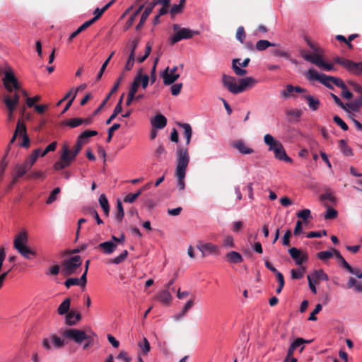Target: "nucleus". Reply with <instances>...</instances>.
Masks as SVG:
<instances>
[{
  "label": "nucleus",
  "mask_w": 362,
  "mask_h": 362,
  "mask_svg": "<svg viewBox=\"0 0 362 362\" xmlns=\"http://www.w3.org/2000/svg\"><path fill=\"white\" fill-rule=\"evenodd\" d=\"M64 124L69 126L70 128L72 129L76 128L77 127H79L80 125H82L81 118L75 117L68 119L64 122Z\"/></svg>",
  "instance_id": "56"
},
{
  "label": "nucleus",
  "mask_w": 362,
  "mask_h": 362,
  "mask_svg": "<svg viewBox=\"0 0 362 362\" xmlns=\"http://www.w3.org/2000/svg\"><path fill=\"white\" fill-rule=\"evenodd\" d=\"M272 46H276V44L272 43L267 40H259L256 43L255 49L258 51H263Z\"/></svg>",
  "instance_id": "42"
},
{
  "label": "nucleus",
  "mask_w": 362,
  "mask_h": 362,
  "mask_svg": "<svg viewBox=\"0 0 362 362\" xmlns=\"http://www.w3.org/2000/svg\"><path fill=\"white\" fill-rule=\"evenodd\" d=\"M98 247L102 249L105 254L110 255L115 250L117 244L112 240H108L100 243Z\"/></svg>",
  "instance_id": "25"
},
{
  "label": "nucleus",
  "mask_w": 362,
  "mask_h": 362,
  "mask_svg": "<svg viewBox=\"0 0 362 362\" xmlns=\"http://www.w3.org/2000/svg\"><path fill=\"white\" fill-rule=\"evenodd\" d=\"M321 76L322 74H319L314 68L310 69L306 74V78L310 81H320Z\"/></svg>",
  "instance_id": "51"
},
{
  "label": "nucleus",
  "mask_w": 362,
  "mask_h": 362,
  "mask_svg": "<svg viewBox=\"0 0 362 362\" xmlns=\"http://www.w3.org/2000/svg\"><path fill=\"white\" fill-rule=\"evenodd\" d=\"M302 57L307 62H310L317 67L327 71H332L334 67L332 64L325 62L321 55L317 54H309L302 50L300 52Z\"/></svg>",
  "instance_id": "7"
},
{
  "label": "nucleus",
  "mask_w": 362,
  "mask_h": 362,
  "mask_svg": "<svg viewBox=\"0 0 362 362\" xmlns=\"http://www.w3.org/2000/svg\"><path fill=\"white\" fill-rule=\"evenodd\" d=\"M160 77L163 80V83L166 86L173 84L179 78L178 74H170L169 67L168 66L163 71L160 73Z\"/></svg>",
  "instance_id": "17"
},
{
  "label": "nucleus",
  "mask_w": 362,
  "mask_h": 362,
  "mask_svg": "<svg viewBox=\"0 0 362 362\" xmlns=\"http://www.w3.org/2000/svg\"><path fill=\"white\" fill-rule=\"evenodd\" d=\"M296 216L298 218H301L305 223H308V218H312L311 211L308 209H304L298 211L296 213Z\"/></svg>",
  "instance_id": "45"
},
{
  "label": "nucleus",
  "mask_w": 362,
  "mask_h": 362,
  "mask_svg": "<svg viewBox=\"0 0 362 362\" xmlns=\"http://www.w3.org/2000/svg\"><path fill=\"white\" fill-rule=\"evenodd\" d=\"M28 238L25 232H21L16 235L13 240V246L16 248L23 247L28 245Z\"/></svg>",
  "instance_id": "23"
},
{
  "label": "nucleus",
  "mask_w": 362,
  "mask_h": 362,
  "mask_svg": "<svg viewBox=\"0 0 362 362\" xmlns=\"http://www.w3.org/2000/svg\"><path fill=\"white\" fill-rule=\"evenodd\" d=\"M177 125L183 129L184 136L186 139V146H188L190 143L192 135V127L188 123H178Z\"/></svg>",
  "instance_id": "29"
},
{
  "label": "nucleus",
  "mask_w": 362,
  "mask_h": 362,
  "mask_svg": "<svg viewBox=\"0 0 362 362\" xmlns=\"http://www.w3.org/2000/svg\"><path fill=\"white\" fill-rule=\"evenodd\" d=\"M303 98L308 101L309 107L315 111L320 105V100L310 95H303Z\"/></svg>",
  "instance_id": "37"
},
{
  "label": "nucleus",
  "mask_w": 362,
  "mask_h": 362,
  "mask_svg": "<svg viewBox=\"0 0 362 362\" xmlns=\"http://www.w3.org/2000/svg\"><path fill=\"white\" fill-rule=\"evenodd\" d=\"M81 264L82 259L80 255H74L64 259L61 262L62 274L66 276L76 274L77 269Z\"/></svg>",
  "instance_id": "5"
},
{
  "label": "nucleus",
  "mask_w": 362,
  "mask_h": 362,
  "mask_svg": "<svg viewBox=\"0 0 362 362\" xmlns=\"http://www.w3.org/2000/svg\"><path fill=\"white\" fill-rule=\"evenodd\" d=\"M344 68H346L351 74L355 75L362 74V62H354L353 61L348 60Z\"/></svg>",
  "instance_id": "20"
},
{
  "label": "nucleus",
  "mask_w": 362,
  "mask_h": 362,
  "mask_svg": "<svg viewBox=\"0 0 362 362\" xmlns=\"http://www.w3.org/2000/svg\"><path fill=\"white\" fill-rule=\"evenodd\" d=\"M330 95L332 98V99L334 100V101L337 105H338L339 107H341L345 112H349V109L348 108L346 103V104L343 103L342 101L340 100V98L337 95H335L334 93H330Z\"/></svg>",
  "instance_id": "63"
},
{
  "label": "nucleus",
  "mask_w": 362,
  "mask_h": 362,
  "mask_svg": "<svg viewBox=\"0 0 362 362\" xmlns=\"http://www.w3.org/2000/svg\"><path fill=\"white\" fill-rule=\"evenodd\" d=\"M338 215V212L332 207H328L324 215V218L326 220L334 219Z\"/></svg>",
  "instance_id": "57"
},
{
  "label": "nucleus",
  "mask_w": 362,
  "mask_h": 362,
  "mask_svg": "<svg viewBox=\"0 0 362 362\" xmlns=\"http://www.w3.org/2000/svg\"><path fill=\"white\" fill-rule=\"evenodd\" d=\"M61 189L59 187L54 188L50 193L49 196L48 197L46 204H51L54 201L57 200V194H59Z\"/></svg>",
  "instance_id": "59"
},
{
  "label": "nucleus",
  "mask_w": 362,
  "mask_h": 362,
  "mask_svg": "<svg viewBox=\"0 0 362 362\" xmlns=\"http://www.w3.org/2000/svg\"><path fill=\"white\" fill-rule=\"evenodd\" d=\"M92 24L89 21L84 22L82 25H81L74 32H73L69 37V41H71L74 38H75L79 33H81L83 30L88 28Z\"/></svg>",
  "instance_id": "40"
},
{
  "label": "nucleus",
  "mask_w": 362,
  "mask_h": 362,
  "mask_svg": "<svg viewBox=\"0 0 362 362\" xmlns=\"http://www.w3.org/2000/svg\"><path fill=\"white\" fill-rule=\"evenodd\" d=\"M228 260L231 263H240L243 261V258L240 253L236 251H230L226 254Z\"/></svg>",
  "instance_id": "33"
},
{
  "label": "nucleus",
  "mask_w": 362,
  "mask_h": 362,
  "mask_svg": "<svg viewBox=\"0 0 362 362\" xmlns=\"http://www.w3.org/2000/svg\"><path fill=\"white\" fill-rule=\"evenodd\" d=\"M197 247L201 251L202 257L210 255H218L220 254L219 247L211 243H199Z\"/></svg>",
  "instance_id": "10"
},
{
  "label": "nucleus",
  "mask_w": 362,
  "mask_h": 362,
  "mask_svg": "<svg viewBox=\"0 0 362 362\" xmlns=\"http://www.w3.org/2000/svg\"><path fill=\"white\" fill-rule=\"evenodd\" d=\"M310 343L309 340L304 339L303 338L298 337L289 346L286 357L293 356L295 350H297L298 347H300L299 353H302L305 349V344Z\"/></svg>",
  "instance_id": "12"
},
{
  "label": "nucleus",
  "mask_w": 362,
  "mask_h": 362,
  "mask_svg": "<svg viewBox=\"0 0 362 362\" xmlns=\"http://www.w3.org/2000/svg\"><path fill=\"white\" fill-rule=\"evenodd\" d=\"M127 255L128 251L125 250L120 255L114 257L110 262L115 264H119L127 258Z\"/></svg>",
  "instance_id": "61"
},
{
  "label": "nucleus",
  "mask_w": 362,
  "mask_h": 362,
  "mask_svg": "<svg viewBox=\"0 0 362 362\" xmlns=\"http://www.w3.org/2000/svg\"><path fill=\"white\" fill-rule=\"evenodd\" d=\"M221 82L230 93L236 95L245 91L247 87L252 86L255 83V80L250 76L237 79L234 76L223 74Z\"/></svg>",
  "instance_id": "1"
},
{
  "label": "nucleus",
  "mask_w": 362,
  "mask_h": 362,
  "mask_svg": "<svg viewBox=\"0 0 362 362\" xmlns=\"http://www.w3.org/2000/svg\"><path fill=\"white\" fill-rule=\"evenodd\" d=\"M76 156L70 151L67 146H64L60 159L62 160L66 167L71 165V162L76 159Z\"/></svg>",
  "instance_id": "21"
},
{
  "label": "nucleus",
  "mask_w": 362,
  "mask_h": 362,
  "mask_svg": "<svg viewBox=\"0 0 362 362\" xmlns=\"http://www.w3.org/2000/svg\"><path fill=\"white\" fill-rule=\"evenodd\" d=\"M190 160L187 147L178 145L176 148V167L175 172L186 173Z\"/></svg>",
  "instance_id": "6"
},
{
  "label": "nucleus",
  "mask_w": 362,
  "mask_h": 362,
  "mask_svg": "<svg viewBox=\"0 0 362 362\" xmlns=\"http://www.w3.org/2000/svg\"><path fill=\"white\" fill-rule=\"evenodd\" d=\"M276 146L271 151L274 152V157L279 160L287 163H291L292 159L286 154L283 144L280 141H277Z\"/></svg>",
  "instance_id": "14"
},
{
  "label": "nucleus",
  "mask_w": 362,
  "mask_h": 362,
  "mask_svg": "<svg viewBox=\"0 0 362 362\" xmlns=\"http://www.w3.org/2000/svg\"><path fill=\"white\" fill-rule=\"evenodd\" d=\"M350 84L353 86L354 90L360 94V96L351 102L346 103V105L349 110L358 112L362 107V86L354 82H351Z\"/></svg>",
  "instance_id": "9"
},
{
  "label": "nucleus",
  "mask_w": 362,
  "mask_h": 362,
  "mask_svg": "<svg viewBox=\"0 0 362 362\" xmlns=\"http://www.w3.org/2000/svg\"><path fill=\"white\" fill-rule=\"evenodd\" d=\"M235 37L237 40L239 41L240 43L243 44L245 42V33L244 28L243 26H240L238 28Z\"/></svg>",
  "instance_id": "64"
},
{
  "label": "nucleus",
  "mask_w": 362,
  "mask_h": 362,
  "mask_svg": "<svg viewBox=\"0 0 362 362\" xmlns=\"http://www.w3.org/2000/svg\"><path fill=\"white\" fill-rule=\"evenodd\" d=\"M138 345L141 349L144 354H147L150 351L151 346L146 337H144L143 340L139 341Z\"/></svg>",
  "instance_id": "58"
},
{
  "label": "nucleus",
  "mask_w": 362,
  "mask_h": 362,
  "mask_svg": "<svg viewBox=\"0 0 362 362\" xmlns=\"http://www.w3.org/2000/svg\"><path fill=\"white\" fill-rule=\"evenodd\" d=\"M71 300L69 298L64 299L59 305L57 313L60 315L66 314L70 308Z\"/></svg>",
  "instance_id": "35"
},
{
  "label": "nucleus",
  "mask_w": 362,
  "mask_h": 362,
  "mask_svg": "<svg viewBox=\"0 0 362 362\" xmlns=\"http://www.w3.org/2000/svg\"><path fill=\"white\" fill-rule=\"evenodd\" d=\"M81 319V315L79 313H74L73 311L66 314L65 317L66 323L69 325H75Z\"/></svg>",
  "instance_id": "27"
},
{
  "label": "nucleus",
  "mask_w": 362,
  "mask_h": 362,
  "mask_svg": "<svg viewBox=\"0 0 362 362\" xmlns=\"http://www.w3.org/2000/svg\"><path fill=\"white\" fill-rule=\"evenodd\" d=\"M169 288H165L159 292L158 299L163 303L169 304L172 300V295L168 291Z\"/></svg>",
  "instance_id": "31"
},
{
  "label": "nucleus",
  "mask_w": 362,
  "mask_h": 362,
  "mask_svg": "<svg viewBox=\"0 0 362 362\" xmlns=\"http://www.w3.org/2000/svg\"><path fill=\"white\" fill-rule=\"evenodd\" d=\"M221 82L230 93L236 95L245 91L247 87L252 86L255 83V80L250 76L237 79L234 76L223 74Z\"/></svg>",
  "instance_id": "2"
},
{
  "label": "nucleus",
  "mask_w": 362,
  "mask_h": 362,
  "mask_svg": "<svg viewBox=\"0 0 362 362\" xmlns=\"http://www.w3.org/2000/svg\"><path fill=\"white\" fill-rule=\"evenodd\" d=\"M31 168H28L26 165V163L24 162L21 165H16V173L15 175L13 177V184L16 183L17 180L21 177H23L24 175L26 174V173L30 170Z\"/></svg>",
  "instance_id": "24"
},
{
  "label": "nucleus",
  "mask_w": 362,
  "mask_h": 362,
  "mask_svg": "<svg viewBox=\"0 0 362 362\" xmlns=\"http://www.w3.org/2000/svg\"><path fill=\"white\" fill-rule=\"evenodd\" d=\"M277 141L279 140H275L272 135L269 134H267L264 136V142L266 145L269 146V151H272L276 146H277Z\"/></svg>",
  "instance_id": "44"
},
{
  "label": "nucleus",
  "mask_w": 362,
  "mask_h": 362,
  "mask_svg": "<svg viewBox=\"0 0 362 362\" xmlns=\"http://www.w3.org/2000/svg\"><path fill=\"white\" fill-rule=\"evenodd\" d=\"M310 276L315 280H321V281H328L329 277L328 275L322 270V269H317L315 270Z\"/></svg>",
  "instance_id": "43"
},
{
  "label": "nucleus",
  "mask_w": 362,
  "mask_h": 362,
  "mask_svg": "<svg viewBox=\"0 0 362 362\" xmlns=\"http://www.w3.org/2000/svg\"><path fill=\"white\" fill-rule=\"evenodd\" d=\"M173 30L174 34L169 38L170 44L173 45L182 40L191 39L194 35L199 34V31L192 30L187 28H182L179 24H173Z\"/></svg>",
  "instance_id": "3"
},
{
  "label": "nucleus",
  "mask_w": 362,
  "mask_h": 362,
  "mask_svg": "<svg viewBox=\"0 0 362 362\" xmlns=\"http://www.w3.org/2000/svg\"><path fill=\"white\" fill-rule=\"evenodd\" d=\"M339 148L341 152L344 156H353L352 149L347 145L346 141L344 139H341L339 142Z\"/></svg>",
  "instance_id": "36"
},
{
  "label": "nucleus",
  "mask_w": 362,
  "mask_h": 362,
  "mask_svg": "<svg viewBox=\"0 0 362 362\" xmlns=\"http://www.w3.org/2000/svg\"><path fill=\"white\" fill-rule=\"evenodd\" d=\"M143 192V189H139L135 193L128 194L124 199L127 203H133Z\"/></svg>",
  "instance_id": "55"
},
{
  "label": "nucleus",
  "mask_w": 362,
  "mask_h": 362,
  "mask_svg": "<svg viewBox=\"0 0 362 362\" xmlns=\"http://www.w3.org/2000/svg\"><path fill=\"white\" fill-rule=\"evenodd\" d=\"M293 86L291 84H287L286 88L282 90L280 93L281 97L287 99L291 96V94L293 92Z\"/></svg>",
  "instance_id": "60"
},
{
  "label": "nucleus",
  "mask_w": 362,
  "mask_h": 362,
  "mask_svg": "<svg viewBox=\"0 0 362 362\" xmlns=\"http://www.w3.org/2000/svg\"><path fill=\"white\" fill-rule=\"evenodd\" d=\"M334 248H332V250L320 252L317 254V257L322 261H327L334 256Z\"/></svg>",
  "instance_id": "41"
},
{
  "label": "nucleus",
  "mask_w": 362,
  "mask_h": 362,
  "mask_svg": "<svg viewBox=\"0 0 362 362\" xmlns=\"http://www.w3.org/2000/svg\"><path fill=\"white\" fill-rule=\"evenodd\" d=\"M18 252L25 258L30 259L31 255H35V253L28 245L23 247L16 248Z\"/></svg>",
  "instance_id": "47"
},
{
  "label": "nucleus",
  "mask_w": 362,
  "mask_h": 362,
  "mask_svg": "<svg viewBox=\"0 0 362 362\" xmlns=\"http://www.w3.org/2000/svg\"><path fill=\"white\" fill-rule=\"evenodd\" d=\"M20 101V96L17 92H15L12 96L5 95L3 98V102L7 109L12 110L13 108H16Z\"/></svg>",
  "instance_id": "16"
},
{
  "label": "nucleus",
  "mask_w": 362,
  "mask_h": 362,
  "mask_svg": "<svg viewBox=\"0 0 362 362\" xmlns=\"http://www.w3.org/2000/svg\"><path fill=\"white\" fill-rule=\"evenodd\" d=\"M346 288H353L357 293H362V281H358L355 278L349 277Z\"/></svg>",
  "instance_id": "28"
},
{
  "label": "nucleus",
  "mask_w": 362,
  "mask_h": 362,
  "mask_svg": "<svg viewBox=\"0 0 362 362\" xmlns=\"http://www.w3.org/2000/svg\"><path fill=\"white\" fill-rule=\"evenodd\" d=\"M115 54V52L113 51L110 55L105 59V61L103 63L98 74H97V76H96V80L98 81L100 80L102 76H103V74H104V71H105V69L108 64V63L110 62L111 58L112 57V56Z\"/></svg>",
  "instance_id": "54"
},
{
  "label": "nucleus",
  "mask_w": 362,
  "mask_h": 362,
  "mask_svg": "<svg viewBox=\"0 0 362 362\" xmlns=\"http://www.w3.org/2000/svg\"><path fill=\"white\" fill-rule=\"evenodd\" d=\"M41 156V149L36 148L33 151V153L25 160L26 165L28 168H32L36 162L37 158Z\"/></svg>",
  "instance_id": "32"
},
{
  "label": "nucleus",
  "mask_w": 362,
  "mask_h": 362,
  "mask_svg": "<svg viewBox=\"0 0 362 362\" xmlns=\"http://www.w3.org/2000/svg\"><path fill=\"white\" fill-rule=\"evenodd\" d=\"M122 111V106L116 105L113 112L110 116V117L106 120L105 124H110L113 119L116 118V117Z\"/></svg>",
  "instance_id": "62"
},
{
  "label": "nucleus",
  "mask_w": 362,
  "mask_h": 362,
  "mask_svg": "<svg viewBox=\"0 0 362 362\" xmlns=\"http://www.w3.org/2000/svg\"><path fill=\"white\" fill-rule=\"evenodd\" d=\"M194 301L192 300H189L183 306L182 310L179 312L178 313L173 315V319L175 321L180 320L188 312V310L193 306Z\"/></svg>",
  "instance_id": "30"
},
{
  "label": "nucleus",
  "mask_w": 362,
  "mask_h": 362,
  "mask_svg": "<svg viewBox=\"0 0 362 362\" xmlns=\"http://www.w3.org/2000/svg\"><path fill=\"white\" fill-rule=\"evenodd\" d=\"M20 135L23 137V142L21 143V146L24 148H28L30 146V138L27 135L26 133V127L24 124L21 126V132H20Z\"/></svg>",
  "instance_id": "46"
},
{
  "label": "nucleus",
  "mask_w": 362,
  "mask_h": 362,
  "mask_svg": "<svg viewBox=\"0 0 362 362\" xmlns=\"http://www.w3.org/2000/svg\"><path fill=\"white\" fill-rule=\"evenodd\" d=\"M4 74L2 82L5 89L8 93H13V90L20 89V83L16 78L13 69L10 66H7L5 69L0 71V74Z\"/></svg>",
  "instance_id": "4"
},
{
  "label": "nucleus",
  "mask_w": 362,
  "mask_h": 362,
  "mask_svg": "<svg viewBox=\"0 0 362 362\" xmlns=\"http://www.w3.org/2000/svg\"><path fill=\"white\" fill-rule=\"evenodd\" d=\"M124 216V211L122 204L119 199L117 201V212L115 214V220L119 223L122 221Z\"/></svg>",
  "instance_id": "48"
},
{
  "label": "nucleus",
  "mask_w": 362,
  "mask_h": 362,
  "mask_svg": "<svg viewBox=\"0 0 362 362\" xmlns=\"http://www.w3.org/2000/svg\"><path fill=\"white\" fill-rule=\"evenodd\" d=\"M62 336L64 338L73 340L78 344H81L85 339L90 338V336L86 334L84 331L75 328L65 329L62 332Z\"/></svg>",
  "instance_id": "8"
},
{
  "label": "nucleus",
  "mask_w": 362,
  "mask_h": 362,
  "mask_svg": "<svg viewBox=\"0 0 362 362\" xmlns=\"http://www.w3.org/2000/svg\"><path fill=\"white\" fill-rule=\"evenodd\" d=\"M123 79H124V74H122L118 77V78L116 81V82L115 83V84L112 86V88L110 92L109 93V94H107L106 98L103 100V101L101 103L100 106L97 109H95L94 110V112H93V115H97L100 112V110L103 108V107L106 105V103L109 100V99L111 97L112 94H113L115 92L117 91V90L118 89V88H119V86L120 85V83L122 81Z\"/></svg>",
  "instance_id": "13"
},
{
  "label": "nucleus",
  "mask_w": 362,
  "mask_h": 362,
  "mask_svg": "<svg viewBox=\"0 0 362 362\" xmlns=\"http://www.w3.org/2000/svg\"><path fill=\"white\" fill-rule=\"evenodd\" d=\"M97 134V131L87 129L81 132L78 136L77 139L80 140L84 144L89 138L96 136Z\"/></svg>",
  "instance_id": "34"
},
{
  "label": "nucleus",
  "mask_w": 362,
  "mask_h": 362,
  "mask_svg": "<svg viewBox=\"0 0 362 362\" xmlns=\"http://www.w3.org/2000/svg\"><path fill=\"white\" fill-rule=\"evenodd\" d=\"M240 59L238 58L233 59L232 60V69L237 76H243L247 74V70L239 67L237 64L238 63L242 67H246L248 66L250 59V58H245L242 62H240Z\"/></svg>",
  "instance_id": "15"
},
{
  "label": "nucleus",
  "mask_w": 362,
  "mask_h": 362,
  "mask_svg": "<svg viewBox=\"0 0 362 362\" xmlns=\"http://www.w3.org/2000/svg\"><path fill=\"white\" fill-rule=\"evenodd\" d=\"M175 176L177 178V187L180 191H182L185 187V178L186 173L175 172Z\"/></svg>",
  "instance_id": "38"
},
{
  "label": "nucleus",
  "mask_w": 362,
  "mask_h": 362,
  "mask_svg": "<svg viewBox=\"0 0 362 362\" xmlns=\"http://www.w3.org/2000/svg\"><path fill=\"white\" fill-rule=\"evenodd\" d=\"M332 76H327L325 74H322L321 78L320 80V82L323 84L325 87L330 90H334V86L332 83H330V81L332 82Z\"/></svg>",
  "instance_id": "49"
},
{
  "label": "nucleus",
  "mask_w": 362,
  "mask_h": 362,
  "mask_svg": "<svg viewBox=\"0 0 362 362\" xmlns=\"http://www.w3.org/2000/svg\"><path fill=\"white\" fill-rule=\"evenodd\" d=\"M233 147L235 148L241 154H251L254 152V150L247 146L244 141L242 140H238L233 144Z\"/></svg>",
  "instance_id": "26"
},
{
  "label": "nucleus",
  "mask_w": 362,
  "mask_h": 362,
  "mask_svg": "<svg viewBox=\"0 0 362 362\" xmlns=\"http://www.w3.org/2000/svg\"><path fill=\"white\" fill-rule=\"evenodd\" d=\"M334 257L339 265L344 269L348 271L350 274L354 273V269L343 257L339 250H334Z\"/></svg>",
  "instance_id": "22"
},
{
  "label": "nucleus",
  "mask_w": 362,
  "mask_h": 362,
  "mask_svg": "<svg viewBox=\"0 0 362 362\" xmlns=\"http://www.w3.org/2000/svg\"><path fill=\"white\" fill-rule=\"evenodd\" d=\"M151 124L154 129H162L167 124V119L163 115L158 113L151 119Z\"/></svg>",
  "instance_id": "18"
},
{
  "label": "nucleus",
  "mask_w": 362,
  "mask_h": 362,
  "mask_svg": "<svg viewBox=\"0 0 362 362\" xmlns=\"http://www.w3.org/2000/svg\"><path fill=\"white\" fill-rule=\"evenodd\" d=\"M290 256L294 260L296 265H301L303 262L308 260V256L306 253H303L300 249L296 247H291L288 250Z\"/></svg>",
  "instance_id": "11"
},
{
  "label": "nucleus",
  "mask_w": 362,
  "mask_h": 362,
  "mask_svg": "<svg viewBox=\"0 0 362 362\" xmlns=\"http://www.w3.org/2000/svg\"><path fill=\"white\" fill-rule=\"evenodd\" d=\"M144 8V5H141L137 10L129 17V18L127 21L125 25V29H129L134 23L136 17L139 15V13Z\"/></svg>",
  "instance_id": "53"
},
{
  "label": "nucleus",
  "mask_w": 362,
  "mask_h": 362,
  "mask_svg": "<svg viewBox=\"0 0 362 362\" xmlns=\"http://www.w3.org/2000/svg\"><path fill=\"white\" fill-rule=\"evenodd\" d=\"M305 269L303 267H299L297 269H293L291 271V276L293 279H300L303 277Z\"/></svg>",
  "instance_id": "52"
},
{
  "label": "nucleus",
  "mask_w": 362,
  "mask_h": 362,
  "mask_svg": "<svg viewBox=\"0 0 362 362\" xmlns=\"http://www.w3.org/2000/svg\"><path fill=\"white\" fill-rule=\"evenodd\" d=\"M51 340L55 349H61L65 345L64 339L57 334H52L51 336Z\"/></svg>",
  "instance_id": "50"
},
{
  "label": "nucleus",
  "mask_w": 362,
  "mask_h": 362,
  "mask_svg": "<svg viewBox=\"0 0 362 362\" xmlns=\"http://www.w3.org/2000/svg\"><path fill=\"white\" fill-rule=\"evenodd\" d=\"M98 201L104 214L108 215L110 212V205L106 195L105 194H100Z\"/></svg>",
  "instance_id": "39"
},
{
  "label": "nucleus",
  "mask_w": 362,
  "mask_h": 362,
  "mask_svg": "<svg viewBox=\"0 0 362 362\" xmlns=\"http://www.w3.org/2000/svg\"><path fill=\"white\" fill-rule=\"evenodd\" d=\"M156 6V3H153V1L144 9V12L141 14L140 21L139 23L136 26V30H139L145 23L149 15L153 11V8Z\"/></svg>",
  "instance_id": "19"
}]
</instances>
